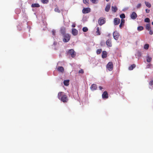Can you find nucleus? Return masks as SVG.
<instances>
[{"mask_svg": "<svg viewBox=\"0 0 153 153\" xmlns=\"http://www.w3.org/2000/svg\"><path fill=\"white\" fill-rule=\"evenodd\" d=\"M84 72V71L82 69H81L80 70H79L78 72V73L79 74H83Z\"/></svg>", "mask_w": 153, "mask_h": 153, "instance_id": "e433bc0d", "label": "nucleus"}, {"mask_svg": "<svg viewBox=\"0 0 153 153\" xmlns=\"http://www.w3.org/2000/svg\"><path fill=\"white\" fill-rule=\"evenodd\" d=\"M149 34L150 35H152L153 34V31L151 30L149 31Z\"/></svg>", "mask_w": 153, "mask_h": 153, "instance_id": "79ce46f5", "label": "nucleus"}, {"mask_svg": "<svg viewBox=\"0 0 153 153\" xmlns=\"http://www.w3.org/2000/svg\"><path fill=\"white\" fill-rule=\"evenodd\" d=\"M102 97L103 99H107L108 96V93L106 91H104L102 95Z\"/></svg>", "mask_w": 153, "mask_h": 153, "instance_id": "6e6552de", "label": "nucleus"}, {"mask_svg": "<svg viewBox=\"0 0 153 153\" xmlns=\"http://www.w3.org/2000/svg\"><path fill=\"white\" fill-rule=\"evenodd\" d=\"M152 59V58L150 56H148L146 57V60L147 62H150L151 61Z\"/></svg>", "mask_w": 153, "mask_h": 153, "instance_id": "393cba45", "label": "nucleus"}, {"mask_svg": "<svg viewBox=\"0 0 153 153\" xmlns=\"http://www.w3.org/2000/svg\"><path fill=\"white\" fill-rule=\"evenodd\" d=\"M61 33L63 35H64V34H66L65 33V28L64 27L62 28L61 29Z\"/></svg>", "mask_w": 153, "mask_h": 153, "instance_id": "a211bd4d", "label": "nucleus"}, {"mask_svg": "<svg viewBox=\"0 0 153 153\" xmlns=\"http://www.w3.org/2000/svg\"><path fill=\"white\" fill-rule=\"evenodd\" d=\"M54 10L56 12L59 13L60 12V10H59V9L58 7L56 8Z\"/></svg>", "mask_w": 153, "mask_h": 153, "instance_id": "c9c22d12", "label": "nucleus"}, {"mask_svg": "<svg viewBox=\"0 0 153 153\" xmlns=\"http://www.w3.org/2000/svg\"><path fill=\"white\" fill-rule=\"evenodd\" d=\"M107 56V53L105 51H103L102 52V57L103 58H105Z\"/></svg>", "mask_w": 153, "mask_h": 153, "instance_id": "4468645a", "label": "nucleus"}, {"mask_svg": "<svg viewBox=\"0 0 153 153\" xmlns=\"http://www.w3.org/2000/svg\"><path fill=\"white\" fill-rule=\"evenodd\" d=\"M68 54L70 55L72 58H74L76 56V53L73 49L69 50L68 51Z\"/></svg>", "mask_w": 153, "mask_h": 153, "instance_id": "7ed1b4c3", "label": "nucleus"}, {"mask_svg": "<svg viewBox=\"0 0 153 153\" xmlns=\"http://www.w3.org/2000/svg\"><path fill=\"white\" fill-rule=\"evenodd\" d=\"M137 17V15L136 13L135 12H133L131 14V18L132 19H135Z\"/></svg>", "mask_w": 153, "mask_h": 153, "instance_id": "9d476101", "label": "nucleus"}, {"mask_svg": "<svg viewBox=\"0 0 153 153\" xmlns=\"http://www.w3.org/2000/svg\"><path fill=\"white\" fill-rule=\"evenodd\" d=\"M107 45L109 47H111L112 46V43L111 39H108L106 42Z\"/></svg>", "mask_w": 153, "mask_h": 153, "instance_id": "f8f14e48", "label": "nucleus"}, {"mask_svg": "<svg viewBox=\"0 0 153 153\" xmlns=\"http://www.w3.org/2000/svg\"><path fill=\"white\" fill-rule=\"evenodd\" d=\"M136 67V65L135 64H133L131 65L128 68V70H132L134 68H135Z\"/></svg>", "mask_w": 153, "mask_h": 153, "instance_id": "4be33fe9", "label": "nucleus"}, {"mask_svg": "<svg viewBox=\"0 0 153 153\" xmlns=\"http://www.w3.org/2000/svg\"><path fill=\"white\" fill-rule=\"evenodd\" d=\"M145 4L146 6L147 7H148L149 8L151 7V4L149 3V2H147V1H145Z\"/></svg>", "mask_w": 153, "mask_h": 153, "instance_id": "b1692460", "label": "nucleus"}, {"mask_svg": "<svg viewBox=\"0 0 153 153\" xmlns=\"http://www.w3.org/2000/svg\"><path fill=\"white\" fill-rule=\"evenodd\" d=\"M144 21L146 22L149 23L150 22V19L149 18H147L145 19Z\"/></svg>", "mask_w": 153, "mask_h": 153, "instance_id": "72a5a7b5", "label": "nucleus"}, {"mask_svg": "<svg viewBox=\"0 0 153 153\" xmlns=\"http://www.w3.org/2000/svg\"><path fill=\"white\" fill-rule=\"evenodd\" d=\"M58 97L60 100L64 103L67 102L68 101V96L63 92H60L58 93Z\"/></svg>", "mask_w": 153, "mask_h": 153, "instance_id": "f257e3e1", "label": "nucleus"}, {"mask_svg": "<svg viewBox=\"0 0 153 153\" xmlns=\"http://www.w3.org/2000/svg\"><path fill=\"white\" fill-rule=\"evenodd\" d=\"M114 66L113 62H109L106 65V68L109 71H112L113 69Z\"/></svg>", "mask_w": 153, "mask_h": 153, "instance_id": "f03ea898", "label": "nucleus"}, {"mask_svg": "<svg viewBox=\"0 0 153 153\" xmlns=\"http://www.w3.org/2000/svg\"><path fill=\"white\" fill-rule=\"evenodd\" d=\"M97 88V86L96 85L94 84H92L90 87L91 89L93 91L96 90Z\"/></svg>", "mask_w": 153, "mask_h": 153, "instance_id": "2eb2a0df", "label": "nucleus"}, {"mask_svg": "<svg viewBox=\"0 0 153 153\" xmlns=\"http://www.w3.org/2000/svg\"><path fill=\"white\" fill-rule=\"evenodd\" d=\"M57 70L59 71L62 73H63L64 70L63 67L62 66H59Z\"/></svg>", "mask_w": 153, "mask_h": 153, "instance_id": "ddd939ff", "label": "nucleus"}, {"mask_svg": "<svg viewBox=\"0 0 153 153\" xmlns=\"http://www.w3.org/2000/svg\"><path fill=\"white\" fill-rule=\"evenodd\" d=\"M111 10L112 11L115 12L117 11V8L116 6H112L111 7Z\"/></svg>", "mask_w": 153, "mask_h": 153, "instance_id": "aec40b11", "label": "nucleus"}, {"mask_svg": "<svg viewBox=\"0 0 153 153\" xmlns=\"http://www.w3.org/2000/svg\"><path fill=\"white\" fill-rule=\"evenodd\" d=\"M143 27L142 26L138 27H137V30L139 31L143 30Z\"/></svg>", "mask_w": 153, "mask_h": 153, "instance_id": "cd10ccee", "label": "nucleus"}, {"mask_svg": "<svg viewBox=\"0 0 153 153\" xmlns=\"http://www.w3.org/2000/svg\"><path fill=\"white\" fill-rule=\"evenodd\" d=\"M138 55L140 56L141 55V53L140 52H138Z\"/></svg>", "mask_w": 153, "mask_h": 153, "instance_id": "a18cd8bd", "label": "nucleus"}, {"mask_svg": "<svg viewBox=\"0 0 153 153\" xmlns=\"http://www.w3.org/2000/svg\"><path fill=\"white\" fill-rule=\"evenodd\" d=\"M91 11V9L89 7L84 8L82 10V12L84 14L89 13Z\"/></svg>", "mask_w": 153, "mask_h": 153, "instance_id": "0eeeda50", "label": "nucleus"}, {"mask_svg": "<svg viewBox=\"0 0 153 153\" xmlns=\"http://www.w3.org/2000/svg\"><path fill=\"white\" fill-rule=\"evenodd\" d=\"M90 1L94 4H97L98 2V0H90Z\"/></svg>", "mask_w": 153, "mask_h": 153, "instance_id": "473e14b6", "label": "nucleus"}, {"mask_svg": "<svg viewBox=\"0 0 153 153\" xmlns=\"http://www.w3.org/2000/svg\"><path fill=\"white\" fill-rule=\"evenodd\" d=\"M56 31L54 30H53L52 31V34L54 36L55 35Z\"/></svg>", "mask_w": 153, "mask_h": 153, "instance_id": "58836bf2", "label": "nucleus"}, {"mask_svg": "<svg viewBox=\"0 0 153 153\" xmlns=\"http://www.w3.org/2000/svg\"><path fill=\"white\" fill-rule=\"evenodd\" d=\"M125 23V20L124 19H122L121 20V23L119 25V27L120 28H121L124 25Z\"/></svg>", "mask_w": 153, "mask_h": 153, "instance_id": "f3484780", "label": "nucleus"}, {"mask_svg": "<svg viewBox=\"0 0 153 153\" xmlns=\"http://www.w3.org/2000/svg\"><path fill=\"white\" fill-rule=\"evenodd\" d=\"M32 7H40L39 4L37 3L33 4L31 5Z\"/></svg>", "mask_w": 153, "mask_h": 153, "instance_id": "6ab92c4d", "label": "nucleus"}, {"mask_svg": "<svg viewBox=\"0 0 153 153\" xmlns=\"http://www.w3.org/2000/svg\"><path fill=\"white\" fill-rule=\"evenodd\" d=\"M96 34L97 35H100L101 34V33L100 30V28L99 27H97V31H96Z\"/></svg>", "mask_w": 153, "mask_h": 153, "instance_id": "5701e85b", "label": "nucleus"}, {"mask_svg": "<svg viewBox=\"0 0 153 153\" xmlns=\"http://www.w3.org/2000/svg\"><path fill=\"white\" fill-rule=\"evenodd\" d=\"M63 41L65 42H67L69 41L70 39V37L69 34H66L63 35Z\"/></svg>", "mask_w": 153, "mask_h": 153, "instance_id": "20e7f679", "label": "nucleus"}, {"mask_svg": "<svg viewBox=\"0 0 153 153\" xmlns=\"http://www.w3.org/2000/svg\"><path fill=\"white\" fill-rule=\"evenodd\" d=\"M119 35V34L117 31H114L113 33L114 38L116 40L118 39Z\"/></svg>", "mask_w": 153, "mask_h": 153, "instance_id": "39448f33", "label": "nucleus"}, {"mask_svg": "<svg viewBox=\"0 0 153 153\" xmlns=\"http://www.w3.org/2000/svg\"><path fill=\"white\" fill-rule=\"evenodd\" d=\"M111 7V5L110 4H108L107 5L105 9V10L107 12L109 11Z\"/></svg>", "mask_w": 153, "mask_h": 153, "instance_id": "dca6fc26", "label": "nucleus"}, {"mask_svg": "<svg viewBox=\"0 0 153 153\" xmlns=\"http://www.w3.org/2000/svg\"><path fill=\"white\" fill-rule=\"evenodd\" d=\"M102 50L101 49H98L97 51V54H100L102 52Z\"/></svg>", "mask_w": 153, "mask_h": 153, "instance_id": "f704fd0d", "label": "nucleus"}, {"mask_svg": "<svg viewBox=\"0 0 153 153\" xmlns=\"http://www.w3.org/2000/svg\"><path fill=\"white\" fill-rule=\"evenodd\" d=\"M109 1V0H106V1Z\"/></svg>", "mask_w": 153, "mask_h": 153, "instance_id": "de8ad7c7", "label": "nucleus"}, {"mask_svg": "<svg viewBox=\"0 0 153 153\" xmlns=\"http://www.w3.org/2000/svg\"><path fill=\"white\" fill-rule=\"evenodd\" d=\"M78 31L74 28H73L72 30V33L74 36H76L78 34Z\"/></svg>", "mask_w": 153, "mask_h": 153, "instance_id": "9b49d317", "label": "nucleus"}, {"mask_svg": "<svg viewBox=\"0 0 153 153\" xmlns=\"http://www.w3.org/2000/svg\"><path fill=\"white\" fill-rule=\"evenodd\" d=\"M150 10H148V9H146V12L147 13H149V12H150Z\"/></svg>", "mask_w": 153, "mask_h": 153, "instance_id": "a19ab883", "label": "nucleus"}, {"mask_svg": "<svg viewBox=\"0 0 153 153\" xmlns=\"http://www.w3.org/2000/svg\"><path fill=\"white\" fill-rule=\"evenodd\" d=\"M152 24L153 25V22H152Z\"/></svg>", "mask_w": 153, "mask_h": 153, "instance_id": "09e8293b", "label": "nucleus"}, {"mask_svg": "<svg viewBox=\"0 0 153 153\" xmlns=\"http://www.w3.org/2000/svg\"><path fill=\"white\" fill-rule=\"evenodd\" d=\"M72 26L73 27H75V24H73L72 25Z\"/></svg>", "mask_w": 153, "mask_h": 153, "instance_id": "c03bdc74", "label": "nucleus"}, {"mask_svg": "<svg viewBox=\"0 0 153 153\" xmlns=\"http://www.w3.org/2000/svg\"><path fill=\"white\" fill-rule=\"evenodd\" d=\"M88 30V29L87 27H85L83 28L82 30L84 32H86Z\"/></svg>", "mask_w": 153, "mask_h": 153, "instance_id": "7c9ffc66", "label": "nucleus"}, {"mask_svg": "<svg viewBox=\"0 0 153 153\" xmlns=\"http://www.w3.org/2000/svg\"><path fill=\"white\" fill-rule=\"evenodd\" d=\"M105 22V19H103L102 18H100L99 19L98 22L99 24L100 25H102L104 24Z\"/></svg>", "mask_w": 153, "mask_h": 153, "instance_id": "423d86ee", "label": "nucleus"}, {"mask_svg": "<svg viewBox=\"0 0 153 153\" xmlns=\"http://www.w3.org/2000/svg\"><path fill=\"white\" fill-rule=\"evenodd\" d=\"M41 1L43 4H47L48 2V0H41Z\"/></svg>", "mask_w": 153, "mask_h": 153, "instance_id": "2f4dec72", "label": "nucleus"}, {"mask_svg": "<svg viewBox=\"0 0 153 153\" xmlns=\"http://www.w3.org/2000/svg\"><path fill=\"white\" fill-rule=\"evenodd\" d=\"M120 17L122 19H123L125 18V16L124 13H122L120 15Z\"/></svg>", "mask_w": 153, "mask_h": 153, "instance_id": "c85d7f7f", "label": "nucleus"}, {"mask_svg": "<svg viewBox=\"0 0 153 153\" xmlns=\"http://www.w3.org/2000/svg\"><path fill=\"white\" fill-rule=\"evenodd\" d=\"M83 2L87 5L89 4V0H83Z\"/></svg>", "mask_w": 153, "mask_h": 153, "instance_id": "c756f323", "label": "nucleus"}, {"mask_svg": "<svg viewBox=\"0 0 153 153\" xmlns=\"http://www.w3.org/2000/svg\"><path fill=\"white\" fill-rule=\"evenodd\" d=\"M150 65H147V67H148L147 68H149L150 67Z\"/></svg>", "mask_w": 153, "mask_h": 153, "instance_id": "49530a36", "label": "nucleus"}, {"mask_svg": "<svg viewBox=\"0 0 153 153\" xmlns=\"http://www.w3.org/2000/svg\"><path fill=\"white\" fill-rule=\"evenodd\" d=\"M141 6V4L140 3L138 4L137 6V8H140Z\"/></svg>", "mask_w": 153, "mask_h": 153, "instance_id": "4c0bfd02", "label": "nucleus"}, {"mask_svg": "<svg viewBox=\"0 0 153 153\" xmlns=\"http://www.w3.org/2000/svg\"><path fill=\"white\" fill-rule=\"evenodd\" d=\"M149 84L150 85H153V80H152L149 82Z\"/></svg>", "mask_w": 153, "mask_h": 153, "instance_id": "ea45409f", "label": "nucleus"}, {"mask_svg": "<svg viewBox=\"0 0 153 153\" xmlns=\"http://www.w3.org/2000/svg\"><path fill=\"white\" fill-rule=\"evenodd\" d=\"M69 80H65L63 82V83L64 85L65 86H68L69 85Z\"/></svg>", "mask_w": 153, "mask_h": 153, "instance_id": "412c9836", "label": "nucleus"}, {"mask_svg": "<svg viewBox=\"0 0 153 153\" xmlns=\"http://www.w3.org/2000/svg\"><path fill=\"white\" fill-rule=\"evenodd\" d=\"M99 89L100 90H102L103 89V88L101 86H99Z\"/></svg>", "mask_w": 153, "mask_h": 153, "instance_id": "37998d69", "label": "nucleus"}, {"mask_svg": "<svg viewBox=\"0 0 153 153\" xmlns=\"http://www.w3.org/2000/svg\"><path fill=\"white\" fill-rule=\"evenodd\" d=\"M150 25L149 24H148L146 25V28L148 30H149L150 29Z\"/></svg>", "mask_w": 153, "mask_h": 153, "instance_id": "bb28decb", "label": "nucleus"}, {"mask_svg": "<svg viewBox=\"0 0 153 153\" xmlns=\"http://www.w3.org/2000/svg\"><path fill=\"white\" fill-rule=\"evenodd\" d=\"M120 22V19L118 18H115L114 19V24L115 25H118Z\"/></svg>", "mask_w": 153, "mask_h": 153, "instance_id": "1a4fd4ad", "label": "nucleus"}, {"mask_svg": "<svg viewBox=\"0 0 153 153\" xmlns=\"http://www.w3.org/2000/svg\"><path fill=\"white\" fill-rule=\"evenodd\" d=\"M149 47V45L148 44H146L144 46V48L145 50H148Z\"/></svg>", "mask_w": 153, "mask_h": 153, "instance_id": "a878e982", "label": "nucleus"}]
</instances>
